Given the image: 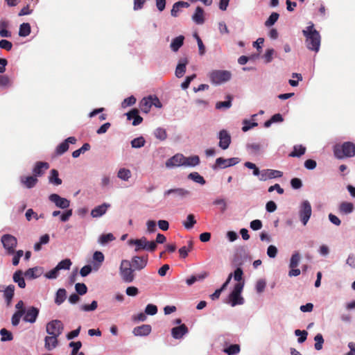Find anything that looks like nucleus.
Returning a JSON list of instances; mask_svg holds the SVG:
<instances>
[{
  "label": "nucleus",
  "instance_id": "bf43d9fd",
  "mask_svg": "<svg viewBox=\"0 0 355 355\" xmlns=\"http://www.w3.org/2000/svg\"><path fill=\"white\" fill-rule=\"evenodd\" d=\"M24 251L22 250H15V253L11 254L13 255L12 263L13 266H17L19 263L20 258L24 255Z\"/></svg>",
  "mask_w": 355,
  "mask_h": 355
},
{
  "label": "nucleus",
  "instance_id": "ea45409f",
  "mask_svg": "<svg viewBox=\"0 0 355 355\" xmlns=\"http://www.w3.org/2000/svg\"><path fill=\"white\" fill-rule=\"evenodd\" d=\"M240 346L238 344L230 345L229 347L225 348L223 352L228 355H235L240 352Z\"/></svg>",
  "mask_w": 355,
  "mask_h": 355
},
{
  "label": "nucleus",
  "instance_id": "473e14b6",
  "mask_svg": "<svg viewBox=\"0 0 355 355\" xmlns=\"http://www.w3.org/2000/svg\"><path fill=\"white\" fill-rule=\"evenodd\" d=\"M189 3L186 1H180L175 3L171 11V14L173 17H177L181 8H188Z\"/></svg>",
  "mask_w": 355,
  "mask_h": 355
},
{
  "label": "nucleus",
  "instance_id": "f03ea898",
  "mask_svg": "<svg viewBox=\"0 0 355 355\" xmlns=\"http://www.w3.org/2000/svg\"><path fill=\"white\" fill-rule=\"evenodd\" d=\"M334 156L342 159L346 157L355 156V144L351 141H346L342 144H336L334 147Z\"/></svg>",
  "mask_w": 355,
  "mask_h": 355
},
{
  "label": "nucleus",
  "instance_id": "0eeeda50",
  "mask_svg": "<svg viewBox=\"0 0 355 355\" xmlns=\"http://www.w3.org/2000/svg\"><path fill=\"white\" fill-rule=\"evenodd\" d=\"M120 275L125 282L130 283L134 280V270L130 268V263L128 261H122L120 266Z\"/></svg>",
  "mask_w": 355,
  "mask_h": 355
},
{
  "label": "nucleus",
  "instance_id": "09e8293b",
  "mask_svg": "<svg viewBox=\"0 0 355 355\" xmlns=\"http://www.w3.org/2000/svg\"><path fill=\"white\" fill-rule=\"evenodd\" d=\"M188 178L200 184H205V180L204 178L197 172L191 173L189 175Z\"/></svg>",
  "mask_w": 355,
  "mask_h": 355
},
{
  "label": "nucleus",
  "instance_id": "7c9ffc66",
  "mask_svg": "<svg viewBox=\"0 0 355 355\" xmlns=\"http://www.w3.org/2000/svg\"><path fill=\"white\" fill-rule=\"evenodd\" d=\"M49 165L47 162H38L36 163L33 171L35 176L41 175L43 174L44 171L48 169Z\"/></svg>",
  "mask_w": 355,
  "mask_h": 355
},
{
  "label": "nucleus",
  "instance_id": "6e6d98bb",
  "mask_svg": "<svg viewBox=\"0 0 355 355\" xmlns=\"http://www.w3.org/2000/svg\"><path fill=\"white\" fill-rule=\"evenodd\" d=\"M0 334L1 336V340L3 342L12 340L13 338L12 333L6 329H1Z\"/></svg>",
  "mask_w": 355,
  "mask_h": 355
},
{
  "label": "nucleus",
  "instance_id": "b1692460",
  "mask_svg": "<svg viewBox=\"0 0 355 355\" xmlns=\"http://www.w3.org/2000/svg\"><path fill=\"white\" fill-rule=\"evenodd\" d=\"M151 326L150 324H142L134 328L132 333L136 336H148L151 332Z\"/></svg>",
  "mask_w": 355,
  "mask_h": 355
},
{
  "label": "nucleus",
  "instance_id": "a878e982",
  "mask_svg": "<svg viewBox=\"0 0 355 355\" xmlns=\"http://www.w3.org/2000/svg\"><path fill=\"white\" fill-rule=\"evenodd\" d=\"M43 273V268L41 267H34L28 269L24 272V276L28 279H36L40 277Z\"/></svg>",
  "mask_w": 355,
  "mask_h": 355
},
{
  "label": "nucleus",
  "instance_id": "f3484780",
  "mask_svg": "<svg viewBox=\"0 0 355 355\" xmlns=\"http://www.w3.org/2000/svg\"><path fill=\"white\" fill-rule=\"evenodd\" d=\"M76 139L74 137H69L67 139H66L63 142L60 144L55 150V152L57 155H61L65 152H67L69 149V144H74L76 142Z\"/></svg>",
  "mask_w": 355,
  "mask_h": 355
},
{
  "label": "nucleus",
  "instance_id": "0e129e2a",
  "mask_svg": "<svg viewBox=\"0 0 355 355\" xmlns=\"http://www.w3.org/2000/svg\"><path fill=\"white\" fill-rule=\"evenodd\" d=\"M207 276V272H205L204 274L200 275L198 276L192 275L191 277L188 278L186 282H187V284L190 286V285H192L193 283H195L197 280L203 279Z\"/></svg>",
  "mask_w": 355,
  "mask_h": 355
},
{
  "label": "nucleus",
  "instance_id": "412c9836",
  "mask_svg": "<svg viewBox=\"0 0 355 355\" xmlns=\"http://www.w3.org/2000/svg\"><path fill=\"white\" fill-rule=\"evenodd\" d=\"M58 345V337L54 336H46L44 338V348L47 351H52Z\"/></svg>",
  "mask_w": 355,
  "mask_h": 355
},
{
  "label": "nucleus",
  "instance_id": "58836bf2",
  "mask_svg": "<svg viewBox=\"0 0 355 355\" xmlns=\"http://www.w3.org/2000/svg\"><path fill=\"white\" fill-rule=\"evenodd\" d=\"M115 239L114 236L112 233L101 234L98 238V243L101 245H105Z\"/></svg>",
  "mask_w": 355,
  "mask_h": 355
},
{
  "label": "nucleus",
  "instance_id": "a18cd8bd",
  "mask_svg": "<svg viewBox=\"0 0 355 355\" xmlns=\"http://www.w3.org/2000/svg\"><path fill=\"white\" fill-rule=\"evenodd\" d=\"M306 151V148L302 146H295L293 150L289 154L290 157H300L304 155Z\"/></svg>",
  "mask_w": 355,
  "mask_h": 355
},
{
  "label": "nucleus",
  "instance_id": "c756f323",
  "mask_svg": "<svg viewBox=\"0 0 355 355\" xmlns=\"http://www.w3.org/2000/svg\"><path fill=\"white\" fill-rule=\"evenodd\" d=\"M232 278V274H230L226 279V281L223 283V284L222 285V286L218 288V289H216L215 291V292L211 295V300H216V299H218L220 294H221V292L223 291H224L227 286H228V284H230L231 279Z\"/></svg>",
  "mask_w": 355,
  "mask_h": 355
},
{
  "label": "nucleus",
  "instance_id": "49530a36",
  "mask_svg": "<svg viewBox=\"0 0 355 355\" xmlns=\"http://www.w3.org/2000/svg\"><path fill=\"white\" fill-rule=\"evenodd\" d=\"M49 182L55 185H60L62 184L61 179L58 178V172L55 169H53L51 171Z\"/></svg>",
  "mask_w": 355,
  "mask_h": 355
},
{
  "label": "nucleus",
  "instance_id": "6ab92c4d",
  "mask_svg": "<svg viewBox=\"0 0 355 355\" xmlns=\"http://www.w3.org/2000/svg\"><path fill=\"white\" fill-rule=\"evenodd\" d=\"M184 159V156L183 155L176 154L166 161V166L168 168H171V167L184 166V162H183Z\"/></svg>",
  "mask_w": 355,
  "mask_h": 355
},
{
  "label": "nucleus",
  "instance_id": "4be33fe9",
  "mask_svg": "<svg viewBox=\"0 0 355 355\" xmlns=\"http://www.w3.org/2000/svg\"><path fill=\"white\" fill-rule=\"evenodd\" d=\"M128 120L133 119L132 125H138L143 121V118L139 114V110L136 108L131 110L126 114Z\"/></svg>",
  "mask_w": 355,
  "mask_h": 355
},
{
  "label": "nucleus",
  "instance_id": "ddd939ff",
  "mask_svg": "<svg viewBox=\"0 0 355 355\" xmlns=\"http://www.w3.org/2000/svg\"><path fill=\"white\" fill-rule=\"evenodd\" d=\"M51 202L54 203L57 207L60 209H67L70 205V201L65 198H62L58 194L53 193L49 197Z\"/></svg>",
  "mask_w": 355,
  "mask_h": 355
},
{
  "label": "nucleus",
  "instance_id": "13d9d810",
  "mask_svg": "<svg viewBox=\"0 0 355 355\" xmlns=\"http://www.w3.org/2000/svg\"><path fill=\"white\" fill-rule=\"evenodd\" d=\"M24 314V311H17L12 316L11 322L13 326H17L19 323L21 316Z\"/></svg>",
  "mask_w": 355,
  "mask_h": 355
},
{
  "label": "nucleus",
  "instance_id": "8fccbe9b",
  "mask_svg": "<svg viewBox=\"0 0 355 355\" xmlns=\"http://www.w3.org/2000/svg\"><path fill=\"white\" fill-rule=\"evenodd\" d=\"M232 274V277H234V279L237 282V283H241L243 282L245 284V281L243 278V271L241 268H237L234 273Z\"/></svg>",
  "mask_w": 355,
  "mask_h": 355
},
{
  "label": "nucleus",
  "instance_id": "c85d7f7f",
  "mask_svg": "<svg viewBox=\"0 0 355 355\" xmlns=\"http://www.w3.org/2000/svg\"><path fill=\"white\" fill-rule=\"evenodd\" d=\"M192 19L197 24H202L204 23V10L201 7L198 6L196 8L195 13L192 16Z\"/></svg>",
  "mask_w": 355,
  "mask_h": 355
},
{
  "label": "nucleus",
  "instance_id": "864d4df0",
  "mask_svg": "<svg viewBox=\"0 0 355 355\" xmlns=\"http://www.w3.org/2000/svg\"><path fill=\"white\" fill-rule=\"evenodd\" d=\"M279 17V15L277 12H272L268 19L265 21V26L267 27L272 26L278 20Z\"/></svg>",
  "mask_w": 355,
  "mask_h": 355
},
{
  "label": "nucleus",
  "instance_id": "f8f14e48",
  "mask_svg": "<svg viewBox=\"0 0 355 355\" xmlns=\"http://www.w3.org/2000/svg\"><path fill=\"white\" fill-rule=\"evenodd\" d=\"M190 191L183 188L170 189L164 191V196L167 198L173 195L175 199H183L189 196Z\"/></svg>",
  "mask_w": 355,
  "mask_h": 355
},
{
  "label": "nucleus",
  "instance_id": "2f4dec72",
  "mask_svg": "<svg viewBox=\"0 0 355 355\" xmlns=\"http://www.w3.org/2000/svg\"><path fill=\"white\" fill-rule=\"evenodd\" d=\"M23 275H24L23 272L21 270H17L13 274V277H12L13 281L15 283H17L18 284L19 287L21 288H24L26 286V282H25L24 278L23 277Z\"/></svg>",
  "mask_w": 355,
  "mask_h": 355
},
{
  "label": "nucleus",
  "instance_id": "4d7b16f0",
  "mask_svg": "<svg viewBox=\"0 0 355 355\" xmlns=\"http://www.w3.org/2000/svg\"><path fill=\"white\" fill-rule=\"evenodd\" d=\"M72 263L70 259H65L60 262L58 263V264L56 266L57 268H58L59 270H69L70 268V266H71Z\"/></svg>",
  "mask_w": 355,
  "mask_h": 355
},
{
  "label": "nucleus",
  "instance_id": "79ce46f5",
  "mask_svg": "<svg viewBox=\"0 0 355 355\" xmlns=\"http://www.w3.org/2000/svg\"><path fill=\"white\" fill-rule=\"evenodd\" d=\"M196 223V220L195 219V216L193 214H190L187 216V220L183 222L184 227L187 229L190 230L193 228L194 225Z\"/></svg>",
  "mask_w": 355,
  "mask_h": 355
},
{
  "label": "nucleus",
  "instance_id": "e2e57ef3",
  "mask_svg": "<svg viewBox=\"0 0 355 355\" xmlns=\"http://www.w3.org/2000/svg\"><path fill=\"white\" fill-rule=\"evenodd\" d=\"M295 334L297 336H299L297 339L298 342L300 343H302L306 340L308 333L305 330L301 331L300 329H297L295 331Z\"/></svg>",
  "mask_w": 355,
  "mask_h": 355
},
{
  "label": "nucleus",
  "instance_id": "c03bdc74",
  "mask_svg": "<svg viewBox=\"0 0 355 355\" xmlns=\"http://www.w3.org/2000/svg\"><path fill=\"white\" fill-rule=\"evenodd\" d=\"M66 298V291L64 288H60L58 290L56 293V296L55 299V302L60 305L61 304Z\"/></svg>",
  "mask_w": 355,
  "mask_h": 355
},
{
  "label": "nucleus",
  "instance_id": "37998d69",
  "mask_svg": "<svg viewBox=\"0 0 355 355\" xmlns=\"http://www.w3.org/2000/svg\"><path fill=\"white\" fill-rule=\"evenodd\" d=\"M31 33V26L28 23H23L19 26V35L26 37Z\"/></svg>",
  "mask_w": 355,
  "mask_h": 355
},
{
  "label": "nucleus",
  "instance_id": "4c0bfd02",
  "mask_svg": "<svg viewBox=\"0 0 355 355\" xmlns=\"http://www.w3.org/2000/svg\"><path fill=\"white\" fill-rule=\"evenodd\" d=\"M188 64L187 58L182 60L177 66L175 69V75L177 77L180 78L183 76L186 71V65Z\"/></svg>",
  "mask_w": 355,
  "mask_h": 355
},
{
  "label": "nucleus",
  "instance_id": "c9c22d12",
  "mask_svg": "<svg viewBox=\"0 0 355 355\" xmlns=\"http://www.w3.org/2000/svg\"><path fill=\"white\" fill-rule=\"evenodd\" d=\"M184 166H196L200 163V158L198 155L184 157L183 160Z\"/></svg>",
  "mask_w": 355,
  "mask_h": 355
},
{
  "label": "nucleus",
  "instance_id": "aec40b11",
  "mask_svg": "<svg viewBox=\"0 0 355 355\" xmlns=\"http://www.w3.org/2000/svg\"><path fill=\"white\" fill-rule=\"evenodd\" d=\"M219 144L218 146L223 150L227 149L231 143V137L230 134L225 130H220L219 132Z\"/></svg>",
  "mask_w": 355,
  "mask_h": 355
},
{
  "label": "nucleus",
  "instance_id": "a211bd4d",
  "mask_svg": "<svg viewBox=\"0 0 355 355\" xmlns=\"http://www.w3.org/2000/svg\"><path fill=\"white\" fill-rule=\"evenodd\" d=\"M39 314V309L34 306L28 308L25 311L24 320L27 322L34 323Z\"/></svg>",
  "mask_w": 355,
  "mask_h": 355
},
{
  "label": "nucleus",
  "instance_id": "72a5a7b5",
  "mask_svg": "<svg viewBox=\"0 0 355 355\" xmlns=\"http://www.w3.org/2000/svg\"><path fill=\"white\" fill-rule=\"evenodd\" d=\"M187 246H183L179 249L180 257L182 259H185L189 252L193 250V242L192 240H189L187 243Z\"/></svg>",
  "mask_w": 355,
  "mask_h": 355
},
{
  "label": "nucleus",
  "instance_id": "de8ad7c7",
  "mask_svg": "<svg viewBox=\"0 0 355 355\" xmlns=\"http://www.w3.org/2000/svg\"><path fill=\"white\" fill-rule=\"evenodd\" d=\"M227 100L225 101H219L217 102L216 104V109H221V108H229L232 105V97L230 95L227 96Z\"/></svg>",
  "mask_w": 355,
  "mask_h": 355
},
{
  "label": "nucleus",
  "instance_id": "cd10ccee",
  "mask_svg": "<svg viewBox=\"0 0 355 355\" xmlns=\"http://www.w3.org/2000/svg\"><path fill=\"white\" fill-rule=\"evenodd\" d=\"M152 96L143 98L139 103V107L144 113H148L152 107Z\"/></svg>",
  "mask_w": 355,
  "mask_h": 355
},
{
  "label": "nucleus",
  "instance_id": "6e6552de",
  "mask_svg": "<svg viewBox=\"0 0 355 355\" xmlns=\"http://www.w3.org/2000/svg\"><path fill=\"white\" fill-rule=\"evenodd\" d=\"M63 324L59 320H53L48 322L46 325V331L49 336L59 337L63 331Z\"/></svg>",
  "mask_w": 355,
  "mask_h": 355
},
{
  "label": "nucleus",
  "instance_id": "423d86ee",
  "mask_svg": "<svg viewBox=\"0 0 355 355\" xmlns=\"http://www.w3.org/2000/svg\"><path fill=\"white\" fill-rule=\"evenodd\" d=\"M209 78L212 83L221 84L231 78V73L225 70H214L209 73Z\"/></svg>",
  "mask_w": 355,
  "mask_h": 355
},
{
  "label": "nucleus",
  "instance_id": "338daca9",
  "mask_svg": "<svg viewBox=\"0 0 355 355\" xmlns=\"http://www.w3.org/2000/svg\"><path fill=\"white\" fill-rule=\"evenodd\" d=\"M59 271L58 268L55 266L53 269L46 272L44 276L50 279H56L59 275Z\"/></svg>",
  "mask_w": 355,
  "mask_h": 355
},
{
  "label": "nucleus",
  "instance_id": "5fc2aeb1",
  "mask_svg": "<svg viewBox=\"0 0 355 355\" xmlns=\"http://www.w3.org/2000/svg\"><path fill=\"white\" fill-rule=\"evenodd\" d=\"M25 216L27 220L28 221H30L32 219V218H34L36 220L44 218V214H40V216H38L37 214L32 209H28L26 211Z\"/></svg>",
  "mask_w": 355,
  "mask_h": 355
},
{
  "label": "nucleus",
  "instance_id": "20e7f679",
  "mask_svg": "<svg viewBox=\"0 0 355 355\" xmlns=\"http://www.w3.org/2000/svg\"><path fill=\"white\" fill-rule=\"evenodd\" d=\"M244 287V283H236L232 291L230 293L228 296V302L231 304L232 306H235L236 305H241L244 303V299L241 296V293L243 291Z\"/></svg>",
  "mask_w": 355,
  "mask_h": 355
},
{
  "label": "nucleus",
  "instance_id": "9b49d317",
  "mask_svg": "<svg viewBox=\"0 0 355 355\" xmlns=\"http://www.w3.org/2000/svg\"><path fill=\"white\" fill-rule=\"evenodd\" d=\"M104 260L105 256L103 252L100 251L94 252L92 260H90V272L92 271H98L101 267Z\"/></svg>",
  "mask_w": 355,
  "mask_h": 355
},
{
  "label": "nucleus",
  "instance_id": "9d476101",
  "mask_svg": "<svg viewBox=\"0 0 355 355\" xmlns=\"http://www.w3.org/2000/svg\"><path fill=\"white\" fill-rule=\"evenodd\" d=\"M239 162L240 159L238 157H232L230 159L218 157L216 159L214 165L212 166V169L217 170L218 168H225L230 166H234Z\"/></svg>",
  "mask_w": 355,
  "mask_h": 355
},
{
  "label": "nucleus",
  "instance_id": "69168bd1",
  "mask_svg": "<svg viewBox=\"0 0 355 355\" xmlns=\"http://www.w3.org/2000/svg\"><path fill=\"white\" fill-rule=\"evenodd\" d=\"M157 313V307L156 305L148 304L145 309V313L150 315H154Z\"/></svg>",
  "mask_w": 355,
  "mask_h": 355
},
{
  "label": "nucleus",
  "instance_id": "f704fd0d",
  "mask_svg": "<svg viewBox=\"0 0 355 355\" xmlns=\"http://www.w3.org/2000/svg\"><path fill=\"white\" fill-rule=\"evenodd\" d=\"M184 37L183 35H180L178 37H176L174 38L171 43V49L173 51H178L179 49L184 44Z\"/></svg>",
  "mask_w": 355,
  "mask_h": 355
},
{
  "label": "nucleus",
  "instance_id": "680f3d73",
  "mask_svg": "<svg viewBox=\"0 0 355 355\" xmlns=\"http://www.w3.org/2000/svg\"><path fill=\"white\" fill-rule=\"evenodd\" d=\"M314 340L315 341L314 347L316 350H320L322 348V345L324 343V338L322 337V335L320 334H318L315 338Z\"/></svg>",
  "mask_w": 355,
  "mask_h": 355
},
{
  "label": "nucleus",
  "instance_id": "bb28decb",
  "mask_svg": "<svg viewBox=\"0 0 355 355\" xmlns=\"http://www.w3.org/2000/svg\"><path fill=\"white\" fill-rule=\"evenodd\" d=\"M20 182L25 187L31 189L37 184V179L35 176H21Z\"/></svg>",
  "mask_w": 355,
  "mask_h": 355
},
{
  "label": "nucleus",
  "instance_id": "dca6fc26",
  "mask_svg": "<svg viewBox=\"0 0 355 355\" xmlns=\"http://www.w3.org/2000/svg\"><path fill=\"white\" fill-rule=\"evenodd\" d=\"M0 292L3 293V295L5 300L6 301L7 305L10 306L14 296L15 292V286L12 284L8 285V286H5L3 285H0Z\"/></svg>",
  "mask_w": 355,
  "mask_h": 355
},
{
  "label": "nucleus",
  "instance_id": "2eb2a0df",
  "mask_svg": "<svg viewBox=\"0 0 355 355\" xmlns=\"http://www.w3.org/2000/svg\"><path fill=\"white\" fill-rule=\"evenodd\" d=\"M283 173L280 171L273 169H266L261 171V176L259 180L261 181H266L268 179H272L275 178H281Z\"/></svg>",
  "mask_w": 355,
  "mask_h": 355
},
{
  "label": "nucleus",
  "instance_id": "1a4fd4ad",
  "mask_svg": "<svg viewBox=\"0 0 355 355\" xmlns=\"http://www.w3.org/2000/svg\"><path fill=\"white\" fill-rule=\"evenodd\" d=\"M312 209L311 204L309 201L304 200L300 206L299 216L301 222L306 225L311 216Z\"/></svg>",
  "mask_w": 355,
  "mask_h": 355
},
{
  "label": "nucleus",
  "instance_id": "39448f33",
  "mask_svg": "<svg viewBox=\"0 0 355 355\" xmlns=\"http://www.w3.org/2000/svg\"><path fill=\"white\" fill-rule=\"evenodd\" d=\"M1 242L7 254L15 253L17 245V239L15 236L9 234H3L1 238Z\"/></svg>",
  "mask_w": 355,
  "mask_h": 355
},
{
  "label": "nucleus",
  "instance_id": "4468645a",
  "mask_svg": "<svg viewBox=\"0 0 355 355\" xmlns=\"http://www.w3.org/2000/svg\"><path fill=\"white\" fill-rule=\"evenodd\" d=\"M148 260V255L141 257L135 256L132 258L130 266L133 267L135 270H141L146 266Z\"/></svg>",
  "mask_w": 355,
  "mask_h": 355
},
{
  "label": "nucleus",
  "instance_id": "e433bc0d",
  "mask_svg": "<svg viewBox=\"0 0 355 355\" xmlns=\"http://www.w3.org/2000/svg\"><path fill=\"white\" fill-rule=\"evenodd\" d=\"M354 205L352 202H343L339 206V211L344 214H348L353 211Z\"/></svg>",
  "mask_w": 355,
  "mask_h": 355
},
{
  "label": "nucleus",
  "instance_id": "052dcab7",
  "mask_svg": "<svg viewBox=\"0 0 355 355\" xmlns=\"http://www.w3.org/2000/svg\"><path fill=\"white\" fill-rule=\"evenodd\" d=\"M146 141L143 137H139L134 139L131 141V146L132 148H138L144 146Z\"/></svg>",
  "mask_w": 355,
  "mask_h": 355
},
{
  "label": "nucleus",
  "instance_id": "7ed1b4c3",
  "mask_svg": "<svg viewBox=\"0 0 355 355\" xmlns=\"http://www.w3.org/2000/svg\"><path fill=\"white\" fill-rule=\"evenodd\" d=\"M128 243L130 245H135V252L141 250L153 252L157 248V244L154 241H148L144 236L137 239H130Z\"/></svg>",
  "mask_w": 355,
  "mask_h": 355
},
{
  "label": "nucleus",
  "instance_id": "5701e85b",
  "mask_svg": "<svg viewBox=\"0 0 355 355\" xmlns=\"http://www.w3.org/2000/svg\"><path fill=\"white\" fill-rule=\"evenodd\" d=\"M187 332L188 328L184 324H182L176 327H173L171 329L172 336L175 339L182 338L184 335L187 334Z\"/></svg>",
  "mask_w": 355,
  "mask_h": 355
},
{
  "label": "nucleus",
  "instance_id": "774afa93",
  "mask_svg": "<svg viewBox=\"0 0 355 355\" xmlns=\"http://www.w3.org/2000/svg\"><path fill=\"white\" fill-rule=\"evenodd\" d=\"M82 344L80 341L78 342H71L69 343V347H72L71 355H76L78 354V350L81 347Z\"/></svg>",
  "mask_w": 355,
  "mask_h": 355
},
{
  "label": "nucleus",
  "instance_id": "603ef678",
  "mask_svg": "<svg viewBox=\"0 0 355 355\" xmlns=\"http://www.w3.org/2000/svg\"><path fill=\"white\" fill-rule=\"evenodd\" d=\"M300 255L299 252H295V253L293 254V255L291 258L289 267L291 268H296L300 263Z\"/></svg>",
  "mask_w": 355,
  "mask_h": 355
},
{
  "label": "nucleus",
  "instance_id": "393cba45",
  "mask_svg": "<svg viewBox=\"0 0 355 355\" xmlns=\"http://www.w3.org/2000/svg\"><path fill=\"white\" fill-rule=\"evenodd\" d=\"M110 207V204L105 202L103 203L102 205L94 208L90 212V214L94 218L100 217L106 213Z\"/></svg>",
  "mask_w": 355,
  "mask_h": 355
},
{
  "label": "nucleus",
  "instance_id": "a19ab883",
  "mask_svg": "<svg viewBox=\"0 0 355 355\" xmlns=\"http://www.w3.org/2000/svg\"><path fill=\"white\" fill-rule=\"evenodd\" d=\"M117 177L122 180L128 181L131 177V171L125 168H120L118 171Z\"/></svg>",
  "mask_w": 355,
  "mask_h": 355
},
{
  "label": "nucleus",
  "instance_id": "3c124183",
  "mask_svg": "<svg viewBox=\"0 0 355 355\" xmlns=\"http://www.w3.org/2000/svg\"><path fill=\"white\" fill-rule=\"evenodd\" d=\"M155 137L161 140L164 141L167 138V133L165 129L162 128H158L155 130L154 132Z\"/></svg>",
  "mask_w": 355,
  "mask_h": 355
},
{
  "label": "nucleus",
  "instance_id": "f257e3e1",
  "mask_svg": "<svg viewBox=\"0 0 355 355\" xmlns=\"http://www.w3.org/2000/svg\"><path fill=\"white\" fill-rule=\"evenodd\" d=\"M306 37L305 43L306 47L315 53L318 52L320 46L321 37L318 31L314 28V24L311 22L306 29L302 31Z\"/></svg>",
  "mask_w": 355,
  "mask_h": 355
}]
</instances>
